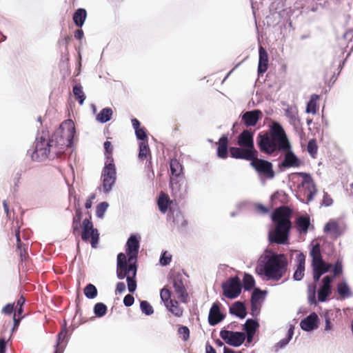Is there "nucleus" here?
<instances>
[{
  "mask_svg": "<svg viewBox=\"0 0 353 353\" xmlns=\"http://www.w3.org/2000/svg\"><path fill=\"white\" fill-rule=\"evenodd\" d=\"M258 146L261 152L269 155L290 149V143L283 127L276 121L270 125L268 131L259 134Z\"/></svg>",
  "mask_w": 353,
  "mask_h": 353,
  "instance_id": "nucleus-1",
  "label": "nucleus"
},
{
  "mask_svg": "<svg viewBox=\"0 0 353 353\" xmlns=\"http://www.w3.org/2000/svg\"><path fill=\"white\" fill-rule=\"evenodd\" d=\"M258 146L261 152L269 155L290 149V143L283 127L276 121L270 125L268 131L259 134Z\"/></svg>",
  "mask_w": 353,
  "mask_h": 353,
  "instance_id": "nucleus-2",
  "label": "nucleus"
},
{
  "mask_svg": "<svg viewBox=\"0 0 353 353\" xmlns=\"http://www.w3.org/2000/svg\"><path fill=\"white\" fill-rule=\"evenodd\" d=\"M292 213V210L285 205L281 206L274 211L272 214V220L275 227L268 234V240L271 243H286L292 228L290 221Z\"/></svg>",
  "mask_w": 353,
  "mask_h": 353,
  "instance_id": "nucleus-3",
  "label": "nucleus"
},
{
  "mask_svg": "<svg viewBox=\"0 0 353 353\" xmlns=\"http://www.w3.org/2000/svg\"><path fill=\"white\" fill-rule=\"evenodd\" d=\"M288 270V260L283 254H273L266 261L261 272L268 279L280 280Z\"/></svg>",
  "mask_w": 353,
  "mask_h": 353,
  "instance_id": "nucleus-4",
  "label": "nucleus"
},
{
  "mask_svg": "<svg viewBox=\"0 0 353 353\" xmlns=\"http://www.w3.org/2000/svg\"><path fill=\"white\" fill-rule=\"evenodd\" d=\"M74 132V124L72 121L63 123L60 127L52 134L51 138V144L54 145L56 150H61L63 153L65 147L70 145Z\"/></svg>",
  "mask_w": 353,
  "mask_h": 353,
  "instance_id": "nucleus-5",
  "label": "nucleus"
},
{
  "mask_svg": "<svg viewBox=\"0 0 353 353\" xmlns=\"http://www.w3.org/2000/svg\"><path fill=\"white\" fill-rule=\"evenodd\" d=\"M52 154V157H59L61 154V150H55L54 145L51 144L50 139L43 135L37 137L35 141L34 150L32 153V160L41 161L49 157Z\"/></svg>",
  "mask_w": 353,
  "mask_h": 353,
  "instance_id": "nucleus-6",
  "label": "nucleus"
},
{
  "mask_svg": "<svg viewBox=\"0 0 353 353\" xmlns=\"http://www.w3.org/2000/svg\"><path fill=\"white\" fill-rule=\"evenodd\" d=\"M312 257V268L313 270V279L318 281L321 276L327 272L332 267V264L323 260L321 248L319 244L314 245L310 251Z\"/></svg>",
  "mask_w": 353,
  "mask_h": 353,
  "instance_id": "nucleus-7",
  "label": "nucleus"
},
{
  "mask_svg": "<svg viewBox=\"0 0 353 353\" xmlns=\"http://www.w3.org/2000/svg\"><path fill=\"white\" fill-rule=\"evenodd\" d=\"M89 218H86L82 223L81 239L84 241H90L92 248H97L99 234L97 229L94 228L92 222L91 221V214L88 212Z\"/></svg>",
  "mask_w": 353,
  "mask_h": 353,
  "instance_id": "nucleus-8",
  "label": "nucleus"
},
{
  "mask_svg": "<svg viewBox=\"0 0 353 353\" xmlns=\"http://www.w3.org/2000/svg\"><path fill=\"white\" fill-rule=\"evenodd\" d=\"M223 295L230 299H235L241 292L242 284L238 276L230 278L222 284Z\"/></svg>",
  "mask_w": 353,
  "mask_h": 353,
  "instance_id": "nucleus-9",
  "label": "nucleus"
},
{
  "mask_svg": "<svg viewBox=\"0 0 353 353\" xmlns=\"http://www.w3.org/2000/svg\"><path fill=\"white\" fill-rule=\"evenodd\" d=\"M250 164L259 174L268 179H272L275 175L272 163L266 160L259 159L258 154H256L254 158L251 161Z\"/></svg>",
  "mask_w": 353,
  "mask_h": 353,
  "instance_id": "nucleus-10",
  "label": "nucleus"
},
{
  "mask_svg": "<svg viewBox=\"0 0 353 353\" xmlns=\"http://www.w3.org/2000/svg\"><path fill=\"white\" fill-rule=\"evenodd\" d=\"M103 187L104 192H108L116 181V169L114 162H108L103 170Z\"/></svg>",
  "mask_w": 353,
  "mask_h": 353,
  "instance_id": "nucleus-11",
  "label": "nucleus"
},
{
  "mask_svg": "<svg viewBox=\"0 0 353 353\" xmlns=\"http://www.w3.org/2000/svg\"><path fill=\"white\" fill-rule=\"evenodd\" d=\"M220 336L227 344L234 347L241 345L245 340V334L244 332L226 330H222L220 332Z\"/></svg>",
  "mask_w": 353,
  "mask_h": 353,
  "instance_id": "nucleus-12",
  "label": "nucleus"
},
{
  "mask_svg": "<svg viewBox=\"0 0 353 353\" xmlns=\"http://www.w3.org/2000/svg\"><path fill=\"white\" fill-rule=\"evenodd\" d=\"M296 174L303 178V181L301 185L302 188H304L305 190L307 192V202L309 203L314 199V197L317 192V189L314 181L310 174L305 172H298Z\"/></svg>",
  "mask_w": 353,
  "mask_h": 353,
  "instance_id": "nucleus-13",
  "label": "nucleus"
},
{
  "mask_svg": "<svg viewBox=\"0 0 353 353\" xmlns=\"http://www.w3.org/2000/svg\"><path fill=\"white\" fill-rule=\"evenodd\" d=\"M229 152L231 157L247 161H252L256 156V154H258L257 150H251L243 147H231L229 149Z\"/></svg>",
  "mask_w": 353,
  "mask_h": 353,
  "instance_id": "nucleus-14",
  "label": "nucleus"
},
{
  "mask_svg": "<svg viewBox=\"0 0 353 353\" xmlns=\"http://www.w3.org/2000/svg\"><path fill=\"white\" fill-rule=\"evenodd\" d=\"M254 133L251 130H244L237 137V144L240 147L256 150L254 143Z\"/></svg>",
  "mask_w": 353,
  "mask_h": 353,
  "instance_id": "nucleus-15",
  "label": "nucleus"
},
{
  "mask_svg": "<svg viewBox=\"0 0 353 353\" xmlns=\"http://www.w3.org/2000/svg\"><path fill=\"white\" fill-rule=\"evenodd\" d=\"M126 252L128 256V263L136 262L139 249V241L136 236L132 235L128 240Z\"/></svg>",
  "mask_w": 353,
  "mask_h": 353,
  "instance_id": "nucleus-16",
  "label": "nucleus"
},
{
  "mask_svg": "<svg viewBox=\"0 0 353 353\" xmlns=\"http://www.w3.org/2000/svg\"><path fill=\"white\" fill-rule=\"evenodd\" d=\"M173 287L177 299L182 303H188V294L181 277L176 276L174 278Z\"/></svg>",
  "mask_w": 353,
  "mask_h": 353,
  "instance_id": "nucleus-17",
  "label": "nucleus"
},
{
  "mask_svg": "<svg viewBox=\"0 0 353 353\" xmlns=\"http://www.w3.org/2000/svg\"><path fill=\"white\" fill-rule=\"evenodd\" d=\"M333 281L332 276H325L322 280V286L318 291V299L320 302H324L331 294V283Z\"/></svg>",
  "mask_w": 353,
  "mask_h": 353,
  "instance_id": "nucleus-18",
  "label": "nucleus"
},
{
  "mask_svg": "<svg viewBox=\"0 0 353 353\" xmlns=\"http://www.w3.org/2000/svg\"><path fill=\"white\" fill-rule=\"evenodd\" d=\"M262 112L259 110L245 112L241 117V120L246 127H253L256 125Z\"/></svg>",
  "mask_w": 353,
  "mask_h": 353,
  "instance_id": "nucleus-19",
  "label": "nucleus"
},
{
  "mask_svg": "<svg viewBox=\"0 0 353 353\" xmlns=\"http://www.w3.org/2000/svg\"><path fill=\"white\" fill-rule=\"evenodd\" d=\"M220 303H214L210 310L208 323L210 325H215L223 320L225 315L220 311Z\"/></svg>",
  "mask_w": 353,
  "mask_h": 353,
  "instance_id": "nucleus-20",
  "label": "nucleus"
},
{
  "mask_svg": "<svg viewBox=\"0 0 353 353\" xmlns=\"http://www.w3.org/2000/svg\"><path fill=\"white\" fill-rule=\"evenodd\" d=\"M318 321V315L315 312H312L301 321L300 325L303 330L311 331L317 328Z\"/></svg>",
  "mask_w": 353,
  "mask_h": 353,
  "instance_id": "nucleus-21",
  "label": "nucleus"
},
{
  "mask_svg": "<svg viewBox=\"0 0 353 353\" xmlns=\"http://www.w3.org/2000/svg\"><path fill=\"white\" fill-rule=\"evenodd\" d=\"M128 263L129 265L117 268V274L119 279H123L125 277H128V275L133 274V276H136L137 270L136 262L132 261Z\"/></svg>",
  "mask_w": 353,
  "mask_h": 353,
  "instance_id": "nucleus-22",
  "label": "nucleus"
},
{
  "mask_svg": "<svg viewBox=\"0 0 353 353\" xmlns=\"http://www.w3.org/2000/svg\"><path fill=\"white\" fill-rule=\"evenodd\" d=\"M297 268L295 270L293 279L295 281H301L304 276L305 256L303 253H300L296 256Z\"/></svg>",
  "mask_w": 353,
  "mask_h": 353,
  "instance_id": "nucleus-23",
  "label": "nucleus"
},
{
  "mask_svg": "<svg viewBox=\"0 0 353 353\" xmlns=\"http://www.w3.org/2000/svg\"><path fill=\"white\" fill-rule=\"evenodd\" d=\"M324 232L330 234L333 238L336 239L342 234V230L338 222L334 219L330 220L324 226Z\"/></svg>",
  "mask_w": 353,
  "mask_h": 353,
  "instance_id": "nucleus-24",
  "label": "nucleus"
},
{
  "mask_svg": "<svg viewBox=\"0 0 353 353\" xmlns=\"http://www.w3.org/2000/svg\"><path fill=\"white\" fill-rule=\"evenodd\" d=\"M285 152H286V153L281 165L284 168L299 167L300 165V161L296 155L290 151V149Z\"/></svg>",
  "mask_w": 353,
  "mask_h": 353,
  "instance_id": "nucleus-25",
  "label": "nucleus"
},
{
  "mask_svg": "<svg viewBox=\"0 0 353 353\" xmlns=\"http://www.w3.org/2000/svg\"><path fill=\"white\" fill-rule=\"evenodd\" d=\"M168 194L161 192L157 199V205L159 211L165 214L168 210L169 207L172 203Z\"/></svg>",
  "mask_w": 353,
  "mask_h": 353,
  "instance_id": "nucleus-26",
  "label": "nucleus"
},
{
  "mask_svg": "<svg viewBox=\"0 0 353 353\" xmlns=\"http://www.w3.org/2000/svg\"><path fill=\"white\" fill-rule=\"evenodd\" d=\"M259 53L258 72L259 74H263L267 71L268 68V54L265 49L262 46L259 47Z\"/></svg>",
  "mask_w": 353,
  "mask_h": 353,
  "instance_id": "nucleus-27",
  "label": "nucleus"
},
{
  "mask_svg": "<svg viewBox=\"0 0 353 353\" xmlns=\"http://www.w3.org/2000/svg\"><path fill=\"white\" fill-rule=\"evenodd\" d=\"M228 138L226 135L223 134L219 140L217 156L221 159H226L228 156Z\"/></svg>",
  "mask_w": 353,
  "mask_h": 353,
  "instance_id": "nucleus-28",
  "label": "nucleus"
},
{
  "mask_svg": "<svg viewBox=\"0 0 353 353\" xmlns=\"http://www.w3.org/2000/svg\"><path fill=\"white\" fill-rule=\"evenodd\" d=\"M230 312L241 319H244L247 315L245 306L240 301H236L232 305Z\"/></svg>",
  "mask_w": 353,
  "mask_h": 353,
  "instance_id": "nucleus-29",
  "label": "nucleus"
},
{
  "mask_svg": "<svg viewBox=\"0 0 353 353\" xmlns=\"http://www.w3.org/2000/svg\"><path fill=\"white\" fill-rule=\"evenodd\" d=\"M165 307L175 317L180 318L183 315V307H181L179 301L175 299L172 300V301H170L169 303L165 305Z\"/></svg>",
  "mask_w": 353,
  "mask_h": 353,
  "instance_id": "nucleus-30",
  "label": "nucleus"
},
{
  "mask_svg": "<svg viewBox=\"0 0 353 353\" xmlns=\"http://www.w3.org/2000/svg\"><path fill=\"white\" fill-rule=\"evenodd\" d=\"M285 115L289 119L291 125L296 126L300 123L299 112L296 107H288L285 110Z\"/></svg>",
  "mask_w": 353,
  "mask_h": 353,
  "instance_id": "nucleus-31",
  "label": "nucleus"
},
{
  "mask_svg": "<svg viewBox=\"0 0 353 353\" xmlns=\"http://www.w3.org/2000/svg\"><path fill=\"white\" fill-rule=\"evenodd\" d=\"M132 125L135 130L137 138L141 140V141H148L146 130L145 128L140 127L141 123L137 119L134 118L132 119Z\"/></svg>",
  "mask_w": 353,
  "mask_h": 353,
  "instance_id": "nucleus-32",
  "label": "nucleus"
},
{
  "mask_svg": "<svg viewBox=\"0 0 353 353\" xmlns=\"http://www.w3.org/2000/svg\"><path fill=\"white\" fill-rule=\"evenodd\" d=\"M181 178L170 177V186L172 190V194L175 197L181 198L183 196L181 192Z\"/></svg>",
  "mask_w": 353,
  "mask_h": 353,
  "instance_id": "nucleus-33",
  "label": "nucleus"
},
{
  "mask_svg": "<svg viewBox=\"0 0 353 353\" xmlns=\"http://www.w3.org/2000/svg\"><path fill=\"white\" fill-rule=\"evenodd\" d=\"M87 17L86 10L83 8L77 9L73 15V21L77 27L81 28Z\"/></svg>",
  "mask_w": 353,
  "mask_h": 353,
  "instance_id": "nucleus-34",
  "label": "nucleus"
},
{
  "mask_svg": "<svg viewBox=\"0 0 353 353\" xmlns=\"http://www.w3.org/2000/svg\"><path fill=\"white\" fill-rule=\"evenodd\" d=\"M296 224L299 232L306 233L310 225V219L309 216H301L296 219Z\"/></svg>",
  "mask_w": 353,
  "mask_h": 353,
  "instance_id": "nucleus-35",
  "label": "nucleus"
},
{
  "mask_svg": "<svg viewBox=\"0 0 353 353\" xmlns=\"http://www.w3.org/2000/svg\"><path fill=\"white\" fill-rule=\"evenodd\" d=\"M170 172L172 176L174 178H181V174L182 173V165L176 159H172L170 163Z\"/></svg>",
  "mask_w": 353,
  "mask_h": 353,
  "instance_id": "nucleus-36",
  "label": "nucleus"
},
{
  "mask_svg": "<svg viewBox=\"0 0 353 353\" xmlns=\"http://www.w3.org/2000/svg\"><path fill=\"white\" fill-rule=\"evenodd\" d=\"M319 99V96L314 94L311 96L310 100L307 104L306 106V112L312 113V114H315L318 110L319 105L317 104V101Z\"/></svg>",
  "mask_w": 353,
  "mask_h": 353,
  "instance_id": "nucleus-37",
  "label": "nucleus"
},
{
  "mask_svg": "<svg viewBox=\"0 0 353 353\" xmlns=\"http://www.w3.org/2000/svg\"><path fill=\"white\" fill-rule=\"evenodd\" d=\"M150 150L148 141H141L139 143V159L141 161L147 160L150 158Z\"/></svg>",
  "mask_w": 353,
  "mask_h": 353,
  "instance_id": "nucleus-38",
  "label": "nucleus"
},
{
  "mask_svg": "<svg viewBox=\"0 0 353 353\" xmlns=\"http://www.w3.org/2000/svg\"><path fill=\"white\" fill-rule=\"evenodd\" d=\"M112 116V110L110 108L102 109L97 115V120L101 123H106L109 121Z\"/></svg>",
  "mask_w": 353,
  "mask_h": 353,
  "instance_id": "nucleus-39",
  "label": "nucleus"
},
{
  "mask_svg": "<svg viewBox=\"0 0 353 353\" xmlns=\"http://www.w3.org/2000/svg\"><path fill=\"white\" fill-rule=\"evenodd\" d=\"M15 236L17 241V250L19 251L20 257L22 261L26 260V257L28 256V252L26 250V245H22L21 243V241L20 239V232L19 229L16 230Z\"/></svg>",
  "mask_w": 353,
  "mask_h": 353,
  "instance_id": "nucleus-40",
  "label": "nucleus"
},
{
  "mask_svg": "<svg viewBox=\"0 0 353 353\" xmlns=\"http://www.w3.org/2000/svg\"><path fill=\"white\" fill-rule=\"evenodd\" d=\"M82 217V212L81 209L78 208L75 211V216L72 221V230L74 235H77L79 233L80 223Z\"/></svg>",
  "mask_w": 353,
  "mask_h": 353,
  "instance_id": "nucleus-41",
  "label": "nucleus"
},
{
  "mask_svg": "<svg viewBox=\"0 0 353 353\" xmlns=\"http://www.w3.org/2000/svg\"><path fill=\"white\" fill-rule=\"evenodd\" d=\"M73 94L80 105H82L85 99V94L81 85H76L72 89Z\"/></svg>",
  "mask_w": 353,
  "mask_h": 353,
  "instance_id": "nucleus-42",
  "label": "nucleus"
},
{
  "mask_svg": "<svg viewBox=\"0 0 353 353\" xmlns=\"http://www.w3.org/2000/svg\"><path fill=\"white\" fill-rule=\"evenodd\" d=\"M259 326V323L256 321L248 319L244 325V330L246 333L255 334Z\"/></svg>",
  "mask_w": 353,
  "mask_h": 353,
  "instance_id": "nucleus-43",
  "label": "nucleus"
},
{
  "mask_svg": "<svg viewBox=\"0 0 353 353\" xmlns=\"http://www.w3.org/2000/svg\"><path fill=\"white\" fill-rule=\"evenodd\" d=\"M243 288L245 290H250L255 285L253 276L249 274H245L243 279Z\"/></svg>",
  "mask_w": 353,
  "mask_h": 353,
  "instance_id": "nucleus-44",
  "label": "nucleus"
},
{
  "mask_svg": "<svg viewBox=\"0 0 353 353\" xmlns=\"http://www.w3.org/2000/svg\"><path fill=\"white\" fill-rule=\"evenodd\" d=\"M103 147L105 149V155L107 159L106 163L114 162V159L112 157L113 148H112L111 142L109 141H105L103 143Z\"/></svg>",
  "mask_w": 353,
  "mask_h": 353,
  "instance_id": "nucleus-45",
  "label": "nucleus"
},
{
  "mask_svg": "<svg viewBox=\"0 0 353 353\" xmlns=\"http://www.w3.org/2000/svg\"><path fill=\"white\" fill-rule=\"evenodd\" d=\"M337 292L343 297H348L351 295L350 288L345 282L338 284Z\"/></svg>",
  "mask_w": 353,
  "mask_h": 353,
  "instance_id": "nucleus-46",
  "label": "nucleus"
},
{
  "mask_svg": "<svg viewBox=\"0 0 353 353\" xmlns=\"http://www.w3.org/2000/svg\"><path fill=\"white\" fill-rule=\"evenodd\" d=\"M84 294L87 298L94 299L97 295V290L94 285L89 283L84 288Z\"/></svg>",
  "mask_w": 353,
  "mask_h": 353,
  "instance_id": "nucleus-47",
  "label": "nucleus"
},
{
  "mask_svg": "<svg viewBox=\"0 0 353 353\" xmlns=\"http://www.w3.org/2000/svg\"><path fill=\"white\" fill-rule=\"evenodd\" d=\"M94 312L97 316H103L107 312V307L103 303H97L94 307Z\"/></svg>",
  "mask_w": 353,
  "mask_h": 353,
  "instance_id": "nucleus-48",
  "label": "nucleus"
},
{
  "mask_svg": "<svg viewBox=\"0 0 353 353\" xmlns=\"http://www.w3.org/2000/svg\"><path fill=\"white\" fill-rule=\"evenodd\" d=\"M160 296L162 301L164 303L165 306L172 301L173 299H171V292L166 288H163L160 292Z\"/></svg>",
  "mask_w": 353,
  "mask_h": 353,
  "instance_id": "nucleus-49",
  "label": "nucleus"
},
{
  "mask_svg": "<svg viewBox=\"0 0 353 353\" xmlns=\"http://www.w3.org/2000/svg\"><path fill=\"white\" fill-rule=\"evenodd\" d=\"M140 307L143 313L146 315H151L154 313L152 306L147 301H142L140 303Z\"/></svg>",
  "mask_w": 353,
  "mask_h": 353,
  "instance_id": "nucleus-50",
  "label": "nucleus"
},
{
  "mask_svg": "<svg viewBox=\"0 0 353 353\" xmlns=\"http://www.w3.org/2000/svg\"><path fill=\"white\" fill-rule=\"evenodd\" d=\"M333 279L339 276L343 273V261L341 259H338L336 261L333 268Z\"/></svg>",
  "mask_w": 353,
  "mask_h": 353,
  "instance_id": "nucleus-51",
  "label": "nucleus"
},
{
  "mask_svg": "<svg viewBox=\"0 0 353 353\" xmlns=\"http://www.w3.org/2000/svg\"><path fill=\"white\" fill-rule=\"evenodd\" d=\"M307 152L312 157H314L315 155L317 153V144L315 139H311L309 141L307 147Z\"/></svg>",
  "mask_w": 353,
  "mask_h": 353,
  "instance_id": "nucleus-52",
  "label": "nucleus"
},
{
  "mask_svg": "<svg viewBox=\"0 0 353 353\" xmlns=\"http://www.w3.org/2000/svg\"><path fill=\"white\" fill-rule=\"evenodd\" d=\"M178 334L183 341H187L190 338V330L187 326H180L178 329Z\"/></svg>",
  "mask_w": 353,
  "mask_h": 353,
  "instance_id": "nucleus-53",
  "label": "nucleus"
},
{
  "mask_svg": "<svg viewBox=\"0 0 353 353\" xmlns=\"http://www.w3.org/2000/svg\"><path fill=\"white\" fill-rule=\"evenodd\" d=\"M108 204L106 202H101L97 205L96 209V215L99 218H103L105 212L107 210Z\"/></svg>",
  "mask_w": 353,
  "mask_h": 353,
  "instance_id": "nucleus-54",
  "label": "nucleus"
},
{
  "mask_svg": "<svg viewBox=\"0 0 353 353\" xmlns=\"http://www.w3.org/2000/svg\"><path fill=\"white\" fill-rule=\"evenodd\" d=\"M136 276L132 275H128L127 277L128 288L130 292L133 293L137 288V281L135 279Z\"/></svg>",
  "mask_w": 353,
  "mask_h": 353,
  "instance_id": "nucleus-55",
  "label": "nucleus"
},
{
  "mask_svg": "<svg viewBox=\"0 0 353 353\" xmlns=\"http://www.w3.org/2000/svg\"><path fill=\"white\" fill-rule=\"evenodd\" d=\"M171 260H172L171 254H170L167 251H165L162 254L159 261L162 265H167L170 264V263L171 262Z\"/></svg>",
  "mask_w": 353,
  "mask_h": 353,
  "instance_id": "nucleus-56",
  "label": "nucleus"
},
{
  "mask_svg": "<svg viewBox=\"0 0 353 353\" xmlns=\"http://www.w3.org/2000/svg\"><path fill=\"white\" fill-rule=\"evenodd\" d=\"M126 256L123 253H119L117 256V268L127 265Z\"/></svg>",
  "mask_w": 353,
  "mask_h": 353,
  "instance_id": "nucleus-57",
  "label": "nucleus"
},
{
  "mask_svg": "<svg viewBox=\"0 0 353 353\" xmlns=\"http://www.w3.org/2000/svg\"><path fill=\"white\" fill-rule=\"evenodd\" d=\"M262 292L259 289H255L252 294L251 302L258 303L259 299L261 298Z\"/></svg>",
  "mask_w": 353,
  "mask_h": 353,
  "instance_id": "nucleus-58",
  "label": "nucleus"
},
{
  "mask_svg": "<svg viewBox=\"0 0 353 353\" xmlns=\"http://www.w3.org/2000/svg\"><path fill=\"white\" fill-rule=\"evenodd\" d=\"M333 203V200L332 197L328 194L327 192H324L323 197L322 200V204L326 207L332 205Z\"/></svg>",
  "mask_w": 353,
  "mask_h": 353,
  "instance_id": "nucleus-59",
  "label": "nucleus"
},
{
  "mask_svg": "<svg viewBox=\"0 0 353 353\" xmlns=\"http://www.w3.org/2000/svg\"><path fill=\"white\" fill-rule=\"evenodd\" d=\"M14 311V303H8L2 309V312L4 313L5 314H11Z\"/></svg>",
  "mask_w": 353,
  "mask_h": 353,
  "instance_id": "nucleus-60",
  "label": "nucleus"
},
{
  "mask_svg": "<svg viewBox=\"0 0 353 353\" xmlns=\"http://www.w3.org/2000/svg\"><path fill=\"white\" fill-rule=\"evenodd\" d=\"M134 302V298L131 294H127L123 299V303L125 306L130 307L133 305Z\"/></svg>",
  "mask_w": 353,
  "mask_h": 353,
  "instance_id": "nucleus-61",
  "label": "nucleus"
},
{
  "mask_svg": "<svg viewBox=\"0 0 353 353\" xmlns=\"http://www.w3.org/2000/svg\"><path fill=\"white\" fill-rule=\"evenodd\" d=\"M95 198H96V194L95 193H92L89 196V197L88 198V199L86 200L85 203V208H87V209L91 208V207L92 205V201L94 200Z\"/></svg>",
  "mask_w": 353,
  "mask_h": 353,
  "instance_id": "nucleus-62",
  "label": "nucleus"
},
{
  "mask_svg": "<svg viewBox=\"0 0 353 353\" xmlns=\"http://www.w3.org/2000/svg\"><path fill=\"white\" fill-rule=\"evenodd\" d=\"M21 178V171L18 170L13 174V182L15 186H17Z\"/></svg>",
  "mask_w": 353,
  "mask_h": 353,
  "instance_id": "nucleus-63",
  "label": "nucleus"
},
{
  "mask_svg": "<svg viewBox=\"0 0 353 353\" xmlns=\"http://www.w3.org/2000/svg\"><path fill=\"white\" fill-rule=\"evenodd\" d=\"M256 210L261 214H266L268 212V209L262 204H256L255 205Z\"/></svg>",
  "mask_w": 353,
  "mask_h": 353,
  "instance_id": "nucleus-64",
  "label": "nucleus"
}]
</instances>
